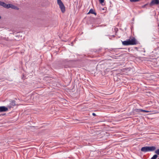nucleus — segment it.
I'll list each match as a JSON object with an SVG mask.
<instances>
[{
    "mask_svg": "<svg viewBox=\"0 0 159 159\" xmlns=\"http://www.w3.org/2000/svg\"><path fill=\"white\" fill-rule=\"evenodd\" d=\"M156 149L155 146H145L143 147L141 149L142 152H151L154 151Z\"/></svg>",
    "mask_w": 159,
    "mask_h": 159,
    "instance_id": "1",
    "label": "nucleus"
},
{
    "mask_svg": "<svg viewBox=\"0 0 159 159\" xmlns=\"http://www.w3.org/2000/svg\"><path fill=\"white\" fill-rule=\"evenodd\" d=\"M57 3L62 12L64 13L65 11V8L64 5L61 0H57Z\"/></svg>",
    "mask_w": 159,
    "mask_h": 159,
    "instance_id": "2",
    "label": "nucleus"
},
{
    "mask_svg": "<svg viewBox=\"0 0 159 159\" xmlns=\"http://www.w3.org/2000/svg\"><path fill=\"white\" fill-rule=\"evenodd\" d=\"M128 40L129 45H135L138 43V41L134 37H132L131 39H129Z\"/></svg>",
    "mask_w": 159,
    "mask_h": 159,
    "instance_id": "3",
    "label": "nucleus"
},
{
    "mask_svg": "<svg viewBox=\"0 0 159 159\" xmlns=\"http://www.w3.org/2000/svg\"><path fill=\"white\" fill-rule=\"evenodd\" d=\"M16 105L15 101L13 100L10 102V103L9 105H7V107L9 108L13 107Z\"/></svg>",
    "mask_w": 159,
    "mask_h": 159,
    "instance_id": "4",
    "label": "nucleus"
},
{
    "mask_svg": "<svg viewBox=\"0 0 159 159\" xmlns=\"http://www.w3.org/2000/svg\"><path fill=\"white\" fill-rule=\"evenodd\" d=\"M8 109L7 107L5 106H0V112H5L7 111Z\"/></svg>",
    "mask_w": 159,
    "mask_h": 159,
    "instance_id": "5",
    "label": "nucleus"
},
{
    "mask_svg": "<svg viewBox=\"0 0 159 159\" xmlns=\"http://www.w3.org/2000/svg\"><path fill=\"white\" fill-rule=\"evenodd\" d=\"M159 3V0H153L150 3V4L152 6L155 4H158Z\"/></svg>",
    "mask_w": 159,
    "mask_h": 159,
    "instance_id": "6",
    "label": "nucleus"
},
{
    "mask_svg": "<svg viewBox=\"0 0 159 159\" xmlns=\"http://www.w3.org/2000/svg\"><path fill=\"white\" fill-rule=\"evenodd\" d=\"M122 44L124 46L129 45L128 39L125 41H122Z\"/></svg>",
    "mask_w": 159,
    "mask_h": 159,
    "instance_id": "7",
    "label": "nucleus"
},
{
    "mask_svg": "<svg viewBox=\"0 0 159 159\" xmlns=\"http://www.w3.org/2000/svg\"><path fill=\"white\" fill-rule=\"evenodd\" d=\"M90 13H91L93 14H94L95 15H97L95 11L94 10H93V9H91L89 12L87 14H89Z\"/></svg>",
    "mask_w": 159,
    "mask_h": 159,
    "instance_id": "8",
    "label": "nucleus"
},
{
    "mask_svg": "<svg viewBox=\"0 0 159 159\" xmlns=\"http://www.w3.org/2000/svg\"><path fill=\"white\" fill-rule=\"evenodd\" d=\"M142 109H135L133 110L134 113L142 112Z\"/></svg>",
    "mask_w": 159,
    "mask_h": 159,
    "instance_id": "9",
    "label": "nucleus"
},
{
    "mask_svg": "<svg viewBox=\"0 0 159 159\" xmlns=\"http://www.w3.org/2000/svg\"><path fill=\"white\" fill-rule=\"evenodd\" d=\"M10 8L15 10H18L19 9L17 7L11 4Z\"/></svg>",
    "mask_w": 159,
    "mask_h": 159,
    "instance_id": "10",
    "label": "nucleus"
},
{
    "mask_svg": "<svg viewBox=\"0 0 159 159\" xmlns=\"http://www.w3.org/2000/svg\"><path fill=\"white\" fill-rule=\"evenodd\" d=\"M11 5V4H7L6 3L4 7L7 8H10Z\"/></svg>",
    "mask_w": 159,
    "mask_h": 159,
    "instance_id": "11",
    "label": "nucleus"
},
{
    "mask_svg": "<svg viewBox=\"0 0 159 159\" xmlns=\"http://www.w3.org/2000/svg\"><path fill=\"white\" fill-rule=\"evenodd\" d=\"M5 4L6 3H4V2L0 1V6H3V7H4Z\"/></svg>",
    "mask_w": 159,
    "mask_h": 159,
    "instance_id": "12",
    "label": "nucleus"
},
{
    "mask_svg": "<svg viewBox=\"0 0 159 159\" xmlns=\"http://www.w3.org/2000/svg\"><path fill=\"white\" fill-rule=\"evenodd\" d=\"M155 153L159 155V149H157L155 151Z\"/></svg>",
    "mask_w": 159,
    "mask_h": 159,
    "instance_id": "13",
    "label": "nucleus"
},
{
    "mask_svg": "<svg viewBox=\"0 0 159 159\" xmlns=\"http://www.w3.org/2000/svg\"><path fill=\"white\" fill-rule=\"evenodd\" d=\"M104 0H99V2L100 3L102 4L104 2Z\"/></svg>",
    "mask_w": 159,
    "mask_h": 159,
    "instance_id": "14",
    "label": "nucleus"
},
{
    "mask_svg": "<svg viewBox=\"0 0 159 159\" xmlns=\"http://www.w3.org/2000/svg\"><path fill=\"white\" fill-rule=\"evenodd\" d=\"M142 112H149V111H148L143 110V109H142Z\"/></svg>",
    "mask_w": 159,
    "mask_h": 159,
    "instance_id": "15",
    "label": "nucleus"
},
{
    "mask_svg": "<svg viewBox=\"0 0 159 159\" xmlns=\"http://www.w3.org/2000/svg\"><path fill=\"white\" fill-rule=\"evenodd\" d=\"M92 115L94 116H95L96 115V114L94 113H92Z\"/></svg>",
    "mask_w": 159,
    "mask_h": 159,
    "instance_id": "16",
    "label": "nucleus"
},
{
    "mask_svg": "<svg viewBox=\"0 0 159 159\" xmlns=\"http://www.w3.org/2000/svg\"><path fill=\"white\" fill-rule=\"evenodd\" d=\"M1 16H0V19L1 18Z\"/></svg>",
    "mask_w": 159,
    "mask_h": 159,
    "instance_id": "17",
    "label": "nucleus"
},
{
    "mask_svg": "<svg viewBox=\"0 0 159 159\" xmlns=\"http://www.w3.org/2000/svg\"><path fill=\"white\" fill-rule=\"evenodd\" d=\"M5 115V114H4L3 115Z\"/></svg>",
    "mask_w": 159,
    "mask_h": 159,
    "instance_id": "18",
    "label": "nucleus"
},
{
    "mask_svg": "<svg viewBox=\"0 0 159 159\" xmlns=\"http://www.w3.org/2000/svg\"><path fill=\"white\" fill-rule=\"evenodd\" d=\"M158 43H159V42H158Z\"/></svg>",
    "mask_w": 159,
    "mask_h": 159,
    "instance_id": "19",
    "label": "nucleus"
}]
</instances>
